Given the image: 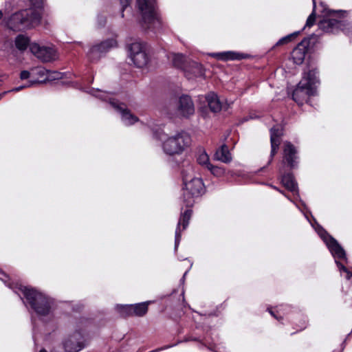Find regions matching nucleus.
Wrapping results in <instances>:
<instances>
[{
  "instance_id": "nucleus-16",
  "label": "nucleus",
  "mask_w": 352,
  "mask_h": 352,
  "mask_svg": "<svg viewBox=\"0 0 352 352\" xmlns=\"http://www.w3.org/2000/svg\"><path fill=\"white\" fill-rule=\"evenodd\" d=\"M195 107L191 98L187 95H182L179 97L177 107L178 116L188 118L194 114Z\"/></svg>"
},
{
  "instance_id": "nucleus-35",
  "label": "nucleus",
  "mask_w": 352,
  "mask_h": 352,
  "mask_svg": "<svg viewBox=\"0 0 352 352\" xmlns=\"http://www.w3.org/2000/svg\"><path fill=\"white\" fill-rule=\"evenodd\" d=\"M32 78V69L30 71L23 70L21 72L20 78L22 80L28 79V78Z\"/></svg>"
},
{
  "instance_id": "nucleus-12",
  "label": "nucleus",
  "mask_w": 352,
  "mask_h": 352,
  "mask_svg": "<svg viewBox=\"0 0 352 352\" xmlns=\"http://www.w3.org/2000/svg\"><path fill=\"white\" fill-rule=\"evenodd\" d=\"M320 236L335 258L346 259L344 250L334 238L329 235L325 230H322Z\"/></svg>"
},
{
  "instance_id": "nucleus-19",
  "label": "nucleus",
  "mask_w": 352,
  "mask_h": 352,
  "mask_svg": "<svg viewBox=\"0 0 352 352\" xmlns=\"http://www.w3.org/2000/svg\"><path fill=\"white\" fill-rule=\"evenodd\" d=\"M278 172L281 177L282 184L289 191L298 193L297 184L291 173H283L282 168H280Z\"/></svg>"
},
{
  "instance_id": "nucleus-20",
  "label": "nucleus",
  "mask_w": 352,
  "mask_h": 352,
  "mask_svg": "<svg viewBox=\"0 0 352 352\" xmlns=\"http://www.w3.org/2000/svg\"><path fill=\"white\" fill-rule=\"evenodd\" d=\"M168 58L175 67L180 69L183 72H184V67H186L187 63L190 60L179 53H170L168 54Z\"/></svg>"
},
{
  "instance_id": "nucleus-26",
  "label": "nucleus",
  "mask_w": 352,
  "mask_h": 352,
  "mask_svg": "<svg viewBox=\"0 0 352 352\" xmlns=\"http://www.w3.org/2000/svg\"><path fill=\"white\" fill-rule=\"evenodd\" d=\"M148 303L149 302H144L132 305L133 316H144L148 311Z\"/></svg>"
},
{
  "instance_id": "nucleus-30",
  "label": "nucleus",
  "mask_w": 352,
  "mask_h": 352,
  "mask_svg": "<svg viewBox=\"0 0 352 352\" xmlns=\"http://www.w3.org/2000/svg\"><path fill=\"white\" fill-rule=\"evenodd\" d=\"M208 170L215 177H220L225 175L226 170L223 167L213 166L212 164L208 168Z\"/></svg>"
},
{
  "instance_id": "nucleus-31",
  "label": "nucleus",
  "mask_w": 352,
  "mask_h": 352,
  "mask_svg": "<svg viewBox=\"0 0 352 352\" xmlns=\"http://www.w3.org/2000/svg\"><path fill=\"white\" fill-rule=\"evenodd\" d=\"M298 34H299V32H295L292 34H290L289 35H287V36L281 38L276 43V46H278V45H284V44L289 43L293 38H296Z\"/></svg>"
},
{
  "instance_id": "nucleus-7",
  "label": "nucleus",
  "mask_w": 352,
  "mask_h": 352,
  "mask_svg": "<svg viewBox=\"0 0 352 352\" xmlns=\"http://www.w3.org/2000/svg\"><path fill=\"white\" fill-rule=\"evenodd\" d=\"M319 35L313 34L304 38L292 52V58L296 65H301L305 58L307 49L313 48L318 41Z\"/></svg>"
},
{
  "instance_id": "nucleus-17",
  "label": "nucleus",
  "mask_w": 352,
  "mask_h": 352,
  "mask_svg": "<svg viewBox=\"0 0 352 352\" xmlns=\"http://www.w3.org/2000/svg\"><path fill=\"white\" fill-rule=\"evenodd\" d=\"M283 129L279 126H273L270 129L271 152L267 165L270 164L274 155L277 153L280 143Z\"/></svg>"
},
{
  "instance_id": "nucleus-6",
  "label": "nucleus",
  "mask_w": 352,
  "mask_h": 352,
  "mask_svg": "<svg viewBox=\"0 0 352 352\" xmlns=\"http://www.w3.org/2000/svg\"><path fill=\"white\" fill-rule=\"evenodd\" d=\"M92 94L102 100H108L109 104L121 114L122 120L126 125H131L138 121V117L132 114L124 104L118 103L117 100L111 98L110 94L97 89L94 91Z\"/></svg>"
},
{
  "instance_id": "nucleus-9",
  "label": "nucleus",
  "mask_w": 352,
  "mask_h": 352,
  "mask_svg": "<svg viewBox=\"0 0 352 352\" xmlns=\"http://www.w3.org/2000/svg\"><path fill=\"white\" fill-rule=\"evenodd\" d=\"M316 78L314 79L309 78L308 85L300 81L292 94V99L298 103V105H302L305 102H307L309 97L314 96L316 94V87H312V84L316 80Z\"/></svg>"
},
{
  "instance_id": "nucleus-32",
  "label": "nucleus",
  "mask_w": 352,
  "mask_h": 352,
  "mask_svg": "<svg viewBox=\"0 0 352 352\" xmlns=\"http://www.w3.org/2000/svg\"><path fill=\"white\" fill-rule=\"evenodd\" d=\"M47 76L45 78L47 81H52L62 78V74L56 71L47 70Z\"/></svg>"
},
{
  "instance_id": "nucleus-33",
  "label": "nucleus",
  "mask_w": 352,
  "mask_h": 352,
  "mask_svg": "<svg viewBox=\"0 0 352 352\" xmlns=\"http://www.w3.org/2000/svg\"><path fill=\"white\" fill-rule=\"evenodd\" d=\"M315 21H316V8H314V7L312 12L311 13V14L308 16V18L307 19L306 24H305L304 28H305L306 27L310 28V27L313 26L314 24L315 23Z\"/></svg>"
},
{
  "instance_id": "nucleus-43",
  "label": "nucleus",
  "mask_w": 352,
  "mask_h": 352,
  "mask_svg": "<svg viewBox=\"0 0 352 352\" xmlns=\"http://www.w3.org/2000/svg\"><path fill=\"white\" fill-rule=\"evenodd\" d=\"M346 274V278L348 280H350L352 278V273L349 272L348 270L346 272H344Z\"/></svg>"
},
{
  "instance_id": "nucleus-23",
  "label": "nucleus",
  "mask_w": 352,
  "mask_h": 352,
  "mask_svg": "<svg viewBox=\"0 0 352 352\" xmlns=\"http://www.w3.org/2000/svg\"><path fill=\"white\" fill-rule=\"evenodd\" d=\"M210 56L222 60H241L246 58V55L234 52L212 53Z\"/></svg>"
},
{
  "instance_id": "nucleus-10",
  "label": "nucleus",
  "mask_w": 352,
  "mask_h": 352,
  "mask_svg": "<svg viewBox=\"0 0 352 352\" xmlns=\"http://www.w3.org/2000/svg\"><path fill=\"white\" fill-rule=\"evenodd\" d=\"M117 41L115 38H108L100 43L93 45L87 52V56L91 61L98 60L102 55L111 49L116 47Z\"/></svg>"
},
{
  "instance_id": "nucleus-38",
  "label": "nucleus",
  "mask_w": 352,
  "mask_h": 352,
  "mask_svg": "<svg viewBox=\"0 0 352 352\" xmlns=\"http://www.w3.org/2000/svg\"><path fill=\"white\" fill-rule=\"evenodd\" d=\"M98 23L99 27H103L106 23V19L102 16H98Z\"/></svg>"
},
{
  "instance_id": "nucleus-24",
  "label": "nucleus",
  "mask_w": 352,
  "mask_h": 352,
  "mask_svg": "<svg viewBox=\"0 0 352 352\" xmlns=\"http://www.w3.org/2000/svg\"><path fill=\"white\" fill-rule=\"evenodd\" d=\"M206 101L211 111L217 113L221 110L222 104L216 94L213 92L208 94L206 96Z\"/></svg>"
},
{
  "instance_id": "nucleus-37",
  "label": "nucleus",
  "mask_w": 352,
  "mask_h": 352,
  "mask_svg": "<svg viewBox=\"0 0 352 352\" xmlns=\"http://www.w3.org/2000/svg\"><path fill=\"white\" fill-rule=\"evenodd\" d=\"M181 342H178L177 343L175 344H170V345H166L163 347H161V348H158V349H156L155 350H153L151 351H149V352H159L160 351H162V350H165V349H169V348H171L175 345H177L178 343H180Z\"/></svg>"
},
{
  "instance_id": "nucleus-29",
  "label": "nucleus",
  "mask_w": 352,
  "mask_h": 352,
  "mask_svg": "<svg viewBox=\"0 0 352 352\" xmlns=\"http://www.w3.org/2000/svg\"><path fill=\"white\" fill-rule=\"evenodd\" d=\"M197 161L199 164L205 167L208 169L209 166H210V162L208 155L206 153L205 151H202L199 154Z\"/></svg>"
},
{
  "instance_id": "nucleus-14",
  "label": "nucleus",
  "mask_w": 352,
  "mask_h": 352,
  "mask_svg": "<svg viewBox=\"0 0 352 352\" xmlns=\"http://www.w3.org/2000/svg\"><path fill=\"white\" fill-rule=\"evenodd\" d=\"M30 51L43 62H50L54 60L56 57V51L54 48L40 46L35 43L30 45Z\"/></svg>"
},
{
  "instance_id": "nucleus-34",
  "label": "nucleus",
  "mask_w": 352,
  "mask_h": 352,
  "mask_svg": "<svg viewBox=\"0 0 352 352\" xmlns=\"http://www.w3.org/2000/svg\"><path fill=\"white\" fill-rule=\"evenodd\" d=\"M30 85H24V86H20V87H15L12 90H10V91H3L2 93L0 94V100L2 99V98L8 92L10 91H21L23 88L24 87H29Z\"/></svg>"
},
{
  "instance_id": "nucleus-5",
  "label": "nucleus",
  "mask_w": 352,
  "mask_h": 352,
  "mask_svg": "<svg viewBox=\"0 0 352 352\" xmlns=\"http://www.w3.org/2000/svg\"><path fill=\"white\" fill-rule=\"evenodd\" d=\"M190 135L184 132H179L175 135L169 137L163 142V150L169 155H179L190 145Z\"/></svg>"
},
{
  "instance_id": "nucleus-1",
  "label": "nucleus",
  "mask_w": 352,
  "mask_h": 352,
  "mask_svg": "<svg viewBox=\"0 0 352 352\" xmlns=\"http://www.w3.org/2000/svg\"><path fill=\"white\" fill-rule=\"evenodd\" d=\"M191 173H192V166L190 164H188L186 168L182 171L184 185L183 188V201L186 207L188 208L181 213L177 225L175 237V250H177L179 245L182 232L188 226L192 212L190 208L194 205L195 199L201 197L205 192V186L201 178L193 177L188 180L190 178L189 175Z\"/></svg>"
},
{
  "instance_id": "nucleus-45",
  "label": "nucleus",
  "mask_w": 352,
  "mask_h": 352,
  "mask_svg": "<svg viewBox=\"0 0 352 352\" xmlns=\"http://www.w3.org/2000/svg\"><path fill=\"white\" fill-rule=\"evenodd\" d=\"M188 340H197V339L196 338L186 339V340H184V342H187Z\"/></svg>"
},
{
  "instance_id": "nucleus-36",
  "label": "nucleus",
  "mask_w": 352,
  "mask_h": 352,
  "mask_svg": "<svg viewBox=\"0 0 352 352\" xmlns=\"http://www.w3.org/2000/svg\"><path fill=\"white\" fill-rule=\"evenodd\" d=\"M131 0H120L122 6V16H124V10L130 5Z\"/></svg>"
},
{
  "instance_id": "nucleus-25",
  "label": "nucleus",
  "mask_w": 352,
  "mask_h": 352,
  "mask_svg": "<svg viewBox=\"0 0 352 352\" xmlns=\"http://www.w3.org/2000/svg\"><path fill=\"white\" fill-rule=\"evenodd\" d=\"M16 47L20 51H24L28 46L30 47V38L24 34H19L14 40Z\"/></svg>"
},
{
  "instance_id": "nucleus-21",
  "label": "nucleus",
  "mask_w": 352,
  "mask_h": 352,
  "mask_svg": "<svg viewBox=\"0 0 352 352\" xmlns=\"http://www.w3.org/2000/svg\"><path fill=\"white\" fill-rule=\"evenodd\" d=\"M47 69L43 67H36L32 68V78L31 85L34 83H43L47 81L45 78L47 76Z\"/></svg>"
},
{
  "instance_id": "nucleus-46",
  "label": "nucleus",
  "mask_w": 352,
  "mask_h": 352,
  "mask_svg": "<svg viewBox=\"0 0 352 352\" xmlns=\"http://www.w3.org/2000/svg\"><path fill=\"white\" fill-rule=\"evenodd\" d=\"M3 16V12L1 10H0V20L2 19Z\"/></svg>"
},
{
  "instance_id": "nucleus-4",
  "label": "nucleus",
  "mask_w": 352,
  "mask_h": 352,
  "mask_svg": "<svg viewBox=\"0 0 352 352\" xmlns=\"http://www.w3.org/2000/svg\"><path fill=\"white\" fill-rule=\"evenodd\" d=\"M19 289L23 293L27 303L38 316L50 314L53 302L52 299L37 290L20 285Z\"/></svg>"
},
{
  "instance_id": "nucleus-13",
  "label": "nucleus",
  "mask_w": 352,
  "mask_h": 352,
  "mask_svg": "<svg viewBox=\"0 0 352 352\" xmlns=\"http://www.w3.org/2000/svg\"><path fill=\"white\" fill-rule=\"evenodd\" d=\"M63 346L66 352L80 351L85 346L82 334L76 331L64 341Z\"/></svg>"
},
{
  "instance_id": "nucleus-42",
  "label": "nucleus",
  "mask_w": 352,
  "mask_h": 352,
  "mask_svg": "<svg viewBox=\"0 0 352 352\" xmlns=\"http://www.w3.org/2000/svg\"><path fill=\"white\" fill-rule=\"evenodd\" d=\"M268 311H269V313H270V314H271L274 318H276V319H277L278 320H281V319H282V317H281V316H280V317L277 316L276 315V314H275V313H274V312L271 309H268Z\"/></svg>"
},
{
  "instance_id": "nucleus-47",
  "label": "nucleus",
  "mask_w": 352,
  "mask_h": 352,
  "mask_svg": "<svg viewBox=\"0 0 352 352\" xmlns=\"http://www.w3.org/2000/svg\"><path fill=\"white\" fill-rule=\"evenodd\" d=\"M39 352H47L45 349H43Z\"/></svg>"
},
{
  "instance_id": "nucleus-27",
  "label": "nucleus",
  "mask_w": 352,
  "mask_h": 352,
  "mask_svg": "<svg viewBox=\"0 0 352 352\" xmlns=\"http://www.w3.org/2000/svg\"><path fill=\"white\" fill-rule=\"evenodd\" d=\"M310 78L312 79L316 78L317 80L314 83L312 84V87H315V85L317 83H319L318 71L316 68L309 69L307 72H305L301 81H303L304 83L308 85V81Z\"/></svg>"
},
{
  "instance_id": "nucleus-2",
  "label": "nucleus",
  "mask_w": 352,
  "mask_h": 352,
  "mask_svg": "<svg viewBox=\"0 0 352 352\" xmlns=\"http://www.w3.org/2000/svg\"><path fill=\"white\" fill-rule=\"evenodd\" d=\"M29 8L14 13L8 21V26L14 31H21L38 25L41 20L43 0H25Z\"/></svg>"
},
{
  "instance_id": "nucleus-40",
  "label": "nucleus",
  "mask_w": 352,
  "mask_h": 352,
  "mask_svg": "<svg viewBox=\"0 0 352 352\" xmlns=\"http://www.w3.org/2000/svg\"><path fill=\"white\" fill-rule=\"evenodd\" d=\"M0 279L3 281L6 284H7V281L8 280V276L6 274H5L2 270H0Z\"/></svg>"
},
{
  "instance_id": "nucleus-48",
  "label": "nucleus",
  "mask_w": 352,
  "mask_h": 352,
  "mask_svg": "<svg viewBox=\"0 0 352 352\" xmlns=\"http://www.w3.org/2000/svg\"><path fill=\"white\" fill-rule=\"evenodd\" d=\"M7 285H8V287H9L10 288H12V285H11L10 283L7 284Z\"/></svg>"
},
{
  "instance_id": "nucleus-44",
  "label": "nucleus",
  "mask_w": 352,
  "mask_h": 352,
  "mask_svg": "<svg viewBox=\"0 0 352 352\" xmlns=\"http://www.w3.org/2000/svg\"><path fill=\"white\" fill-rule=\"evenodd\" d=\"M312 1H313V7H314V8H316V0H312Z\"/></svg>"
},
{
  "instance_id": "nucleus-22",
  "label": "nucleus",
  "mask_w": 352,
  "mask_h": 352,
  "mask_svg": "<svg viewBox=\"0 0 352 352\" xmlns=\"http://www.w3.org/2000/svg\"><path fill=\"white\" fill-rule=\"evenodd\" d=\"M214 157L216 160L225 164L230 163L232 160V155L226 144H223L216 151Z\"/></svg>"
},
{
  "instance_id": "nucleus-39",
  "label": "nucleus",
  "mask_w": 352,
  "mask_h": 352,
  "mask_svg": "<svg viewBox=\"0 0 352 352\" xmlns=\"http://www.w3.org/2000/svg\"><path fill=\"white\" fill-rule=\"evenodd\" d=\"M267 186H269L272 188L277 190L278 192H279L280 193L283 195L285 197H287L289 200L291 201V199L284 192V191H283L282 190L279 189L278 187H276V186H274L272 184H267Z\"/></svg>"
},
{
  "instance_id": "nucleus-28",
  "label": "nucleus",
  "mask_w": 352,
  "mask_h": 352,
  "mask_svg": "<svg viewBox=\"0 0 352 352\" xmlns=\"http://www.w3.org/2000/svg\"><path fill=\"white\" fill-rule=\"evenodd\" d=\"M132 309V305H117L116 306L117 312L124 318L133 316Z\"/></svg>"
},
{
  "instance_id": "nucleus-8",
  "label": "nucleus",
  "mask_w": 352,
  "mask_h": 352,
  "mask_svg": "<svg viewBox=\"0 0 352 352\" xmlns=\"http://www.w3.org/2000/svg\"><path fill=\"white\" fill-rule=\"evenodd\" d=\"M128 50L131 60L137 67L142 68L147 65L149 62V56L144 43L134 42L128 46Z\"/></svg>"
},
{
  "instance_id": "nucleus-18",
  "label": "nucleus",
  "mask_w": 352,
  "mask_h": 352,
  "mask_svg": "<svg viewBox=\"0 0 352 352\" xmlns=\"http://www.w3.org/2000/svg\"><path fill=\"white\" fill-rule=\"evenodd\" d=\"M184 75L188 79L193 78L202 77L205 74V70L201 64L190 60L184 67Z\"/></svg>"
},
{
  "instance_id": "nucleus-41",
  "label": "nucleus",
  "mask_w": 352,
  "mask_h": 352,
  "mask_svg": "<svg viewBox=\"0 0 352 352\" xmlns=\"http://www.w3.org/2000/svg\"><path fill=\"white\" fill-rule=\"evenodd\" d=\"M336 265L340 271L346 272L347 268L345 267L340 262L336 260Z\"/></svg>"
},
{
  "instance_id": "nucleus-11",
  "label": "nucleus",
  "mask_w": 352,
  "mask_h": 352,
  "mask_svg": "<svg viewBox=\"0 0 352 352\" xmlns=\"http://www.w3.org/2000/svg\"><path fill=\"white\" fill-rule=\"evenodd\" d=\"M298 151L290 142L286 141L283 144V164L287 165L290 169L297 167L298 164Z\"/></svg>"
},
{
  "instance_id": "nucleus-15",
  "label": "nucleus",
  "mask_w": 352,
  "mask_h": 352,
  "mask_svg": "<svg viewBox=\"0 0 352 352\" xmlns=\"http://www.w3.org/2000/svg\"><path fill=\"white\" fill-rule=\"evenodd\" d=\"M345 21L341 19H328L320 21L318 24V28L325 33L336 34L339 30H344L345 27Z\"/></svg>"
},
{
  "instance_id": "nucleus-3",
  "label": "nucleus",
  "mask_w": 352,
  "mask_h": 352,
  "mask_svg": "<svg viewBox=\"0 0 352 352\" xmlns=\"http://www.w3.org/2000/svg\"><path fill=\"white\" fill-rule=\"evenodd\" d=\"M142 16L143 28L153 32L162 30L164 22L156 4V0H136Z\"/></svg>"
}]
</instances>
